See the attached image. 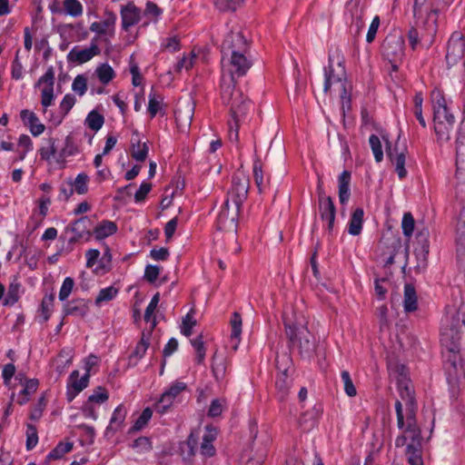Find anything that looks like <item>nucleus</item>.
Instances as JSON below:
<instances>
[{"instance_id":"473e14b6","label":"nucleus","mask_w":465,"mask_h":465,"mask_svg":"<svg viewBox=\"0 0 465 465\" xmlns=\"http://www.w3.org/2000/svg\"><path fill=\"white\" fill-rule=\"evenodd\" d=\"M115 20V15L108 12L107 18L103 22H94L90 26V30L98 35L105 34L107 29L114 25Z\"/></svg>"},{"instance_id":"49530a36","label":"nucleus","mask_w":465,"mask_h":465,"mask_svg":"<svg viewBox=\"0 0 465 465\" xmlns=\"http://www.w3.org/2000/svg\"><path fill=\"white\" fill-rule=\"evenodd\" d=\"M369 143H370L371 148L372 150V153L374 154L376 162L377 163L381 162L383 159V152H382L381 143L380 141V138L375 134H371L369 138Z\"/></svg>"},{"instance_id":"ddd939ff","label":"nucleus","mask_w":465,"mask_h":465,"mask_svg":"<svg viewBox=\"0 0 465 465\" xmlns=\"http://www.w3.org/2000/svg\"><path fill=\"white\" fill-rule=\"evenodd\" d=\"M432 104H433V122L434 124L438 123H455L454 116L450 114L449 109L447 108L446 102L444 97L440 94V93H433L432 94Z\"/></svg>"},{"instance_id":"4c0bfd02","label":"nucleus","mask_w":465,"mask_h":465,"mask_svg":"<svg viewBox=\"0 0 465 465\" xmlns=\"http://www.w3.org/2000/svg\"><path fill=\"white\" fill-rule=\"evenodd\" d=\"M95 72L100 82L104 84H107L111 82L115 75L114 69L108 64H101L96 68Z\"/></svg>"},{"instance_id":"bb28decb","label":"nucleus","mask_w":465,"mask_h":465,"mask_svg":"<svg viewBox=\"0 0 465 465\" xmlns=\"http://www.w3.org/2000/svg\"><path fill=\"white\" fill-rule=\"evenodd\" d=\"M415 416V407H408L406 415V429L404 431L411 434L412 441L419 440L420 433V429L416 423Z\"/></svg>"},{"instance_id":"423d86ee","label":"nucleus","mask_w":465,"mask_h":465,"mask_svg":"<svg viewBox=\"0 0 465 465\" xmlns=\"http://www.w3.org/2000/svg\"><path fill=\"white\" fill-rule=\"evenodd\" d=\"M381 51L383 56L391 63L393 71H397V63L401 61L404 55V39L399 33H393L384 39Z\"/></svg>"},{"instance_id":"dca6fc26","label":"nucleus","mask_w":465,"mask_h":465,"mask_svg":"<svg viewBox=\"0 0 465 465\" xmlns=\"http://www.w3.org/2000/svg\"><path fill=\"white\" fill-rule=\"evenodd\" d=\"M100 54V49L95 44H92L90 47L80 49L74 47L68 54V60L77 64H84L91 60L94 56Z\"/></svg>"},{"instance_id":"774afa93","label":"nucleus","mask_w":465,"mask_h":465,"mask_svg":"<svg viewBox=\"0 0 465 465\" xmlns=\"http://www.w3.org/2000/svg\"><path fill=\"white\" fill-rule=\"evenodd\" d=\"M75 102V97L73 94H67L64 95L62 102L60 103V109L64 115L69 113V111L74 105Z\"/></svg>"},{"instance_id":"bf43d9fd","label":"nucleus","mask_w":465,"mask_h":465,"mask_svg":"<svg viewBox=\"0 0 465 465\" xmlns=\"http://www.w3.org/2000/svg\"><path fill=\"white\" fill-rule=\"evenodd\" d=\"M54 305V295L45 296L41 303V315L45 322L50 318L51 311Z\"/></svg>"},{"instance_id":"a878e982","label":"nucleus","mask_w":465,"mask_h":465,"mask_svg":"<svg viewBox=\"0 0 465 465\" xmlns=\"http://www.w3.org/2000/svg\"><path fill=\"white\" fill-rule=\"evenodd\" d=\"M351 173L343 171L339 176V199L341 204H345L350 198Z\"/></svg>"},{"instance_id":"7c9ffc66","label":"nucleus","mask_w":465,"mask_h":465,"mask_svg":"<svg viewBox=\"0 0 465 465\" xmlns=\"http://www.w3.org/2000/svg\"><path fill=\"white\" fill-rule=\"evenodd\" d=\"M253 178L259 193H264L267 185L270 184V178L264 183L262 164L259 158H256L253 163Z\"/></svg>"},{"instance_id":"0e129e2a","label":"nucleus","mask_w":465,"mask_h":465,"mask_svg":"<svg viewBox=\"0 0 465 465\" xmlns=\"http://www.w3.org/2000/svg\"><path fill=\"white\" fill-rule=\"evenodd\" d=\"M232 334L231 337L238 339L242 332V317L239 312H234L231 320Z\"/></svg>"},{"instance_id":"6ab92c4d","label":"nucleus","mask_w":465,"mask_h":465,"mask_svg":"<svg viewBox=\"0 0 465 465\" xmlns=\"http://www.w3.org/2000/svg\"><path fill=\"white\" fill-rule=\"evenodd\" d=\"M123 28L127 31L140 20V10L133 4H128L121 10Z\"/></svg>"},{"instance_id":"680f3d73","label":"nucleus","mask_w":465,"mask_h":465,"mask_svg":"<svg viewBox=\"0 0 465 465\" xmlns=\"http://www.w3.org/2000/svg\"><path fill=\"white\" fill-rule=\"evenodd\" d=\"M74 282L71 277H66L62 284V287L59 292V300L60 301H65L70 293L72 292V290L74 288Z\"/></svg>"},{"instance_id":"1a4fd4ad","label":"nucleus","mask_w":465,"mask_h":465,"mask_svg":"<svg viewBox=\"0 0 465 465\" xmlns=\"http://www.w3.org/2000/svg\"><path fill=\"white\" fill-rule=\"evenodd\" d=\"M446 61L450 66L462 62L465 68V38L460 32H454L449 40Z\"/></svg>"},{"instance_id":"8fccbe9b","label":"nucleus","mask_w":465,"mask_h":465,"mask_svg":"<svg viewBox=\"0 0 465 465\" xmlns=\"http://www.w3.org/2000/svg\"><path fill=\"white\" fill-rule=\"evenodd\" d=\"M415 226V221L411 213H405L402 217L401 228L406 237H411Z\"/></svg>"},{"instance_id":"c03bdc74","label":"nucleus","mask_w":465,"mask_h":465,"mask_svg":"<svg viewBox=\"0 0 465 465\" xmlns=\"http://www.w3.org/2000/svg\"><path fill=\"white\" fill-rule=\"evenodd\" d=\"M39 153L42 160L49 161L51 157L56 155L55 139L49 138L47 140V145L41 147Z\"/></svg>"},{"instance_id":"b1692460","label":"nucleus","mask_w":465,"mask_h":465,"mask_svg":"<svg viewBox=\"0 0 465 465\" xmlns=\"http://www.w3.org/2000/svg\"><path fill=\"white\" fill-rule=\"evenodd\" d=\"M207 430L208 431L203 437L200 451L204 457H213L216 452V450L213 445V441L216 438V430L214 429H210L209 427H207Z\"/></svg>"},{"instance_id":"72a5a7b5","label":"nucleus","mask_w":465,"mask_h":465,"mask_svg":"<svg viewBox=\"0 0 465 465\" xmlns=\"http://www.w3.org/2000/svg\"><path fill=\"white\" fill-rule=\"evenodd\" d=\"M455 123H438L434 124V130L438 136V141L448 142L450 139V134L454 129Z\"/></svg>"},{"instance_id":"864d4df0","label":"nucleus","mask_w":465,"mask_h":465,"mask_svg":"<svg viewBox=\"0 0 465 465\" xmlns=\"http://www.w3.org/2000/svg\"><path fill=\"white\" fill-rule=\"evenodd\" d=\"M275 364L277 370L279 371V374H287L288 370L292 364V360L287 354L277 355L275 359Z\"/></svg>"},{"instance_id":"c9c22d12","label":"nucleus","mask_w":465,"mask_h":465,"mask_svg":"<svg viewBox=\"0 0 465 465\" xmlns=\"http://www.w3.org/2000/svg\"><path fill=\"white\" fill-rule=\"evenodd\" d=\"M148 151L149 147L146 143H141L140 141H137L136 143H132L131 155L134 160L143 162L147 157Z\"/></svg>"},{"instance_id":"aec40b11","label":"nucleus","mask_w":465,"mask_h":465,"mask_svg":"<svg viewBox=\"0 0 465 465\" xmlns=\"http://www.w3.org/2000/svg\"><path fill=\"white\" fill-rule=\"evenodd\" d=\"M386 151L388 157L395 164V171L397 172L399 178L403 179L407 175V171L405 169V152L402 151L401 153H398L396 148L391 149V146L389 145Z\"/></svg>"},{"instance_id":"9d476101","label":"nucleus","mask_w":465,"mask_h":465,"mask_svg":"<svg viewBox=\"0 0 465 465\" xmlns=\"http://www.w3.org/2000/svg\"><path fill=\"white\" fill-rule=\"evenodd\" d=\"M44 85L41 92V104L45 108L49 107L54 101V69L50 66L45 74L39 78L37 85Z\"/></svg>"},{"instance_id":"7ed1b4c3","label":"nucleus","mask_w":465,"mask_h":465,"mask_svg":"<svg viewBox=\"0 0 465 465\" xmlns=\"http://www.w3.org/2000/svg\"><path fill=\"white\" fill-rule=\"evenodd\" d=\"M283 322L290 342L299 349L302 356L310 357L315 350V342L313 335L307 328L306 318L293 311L292 316L284 312Z\"/></svg>"},{"instance_id":"393cba45","label":"nucleus","mask_w":465,"mask_h":465,"mask_svg":"<svg viewBox=\"0 0 465 465\" xmlns=\"http://www.w3.org/2000/svg\"><path fill=\"white\" fill-rule=\"evenodd\" d=\"M116 231L117 226L115 223L105 220L94 228L92 234L94 233L96 240H103L113 235Z\"/></svg>"},{"instance_id":"338daca9","label":"nucleus","mask_w":465,"mask_h":465,"mask_svg":"<svg viewBox=\"0 0 465 465\" xmlns=\"http://www.w3.org/2000/svg\"><path fill=\"white\" fill-rule=\"evenodd\" d=\"M132 447L139 452H146L152 449L151 442L147 437H139L133 442Z\"/></svg>"},{"instance_id":"ea45409f","label":"nucleus","mask_w":465,"mask_h":465,"mask_svg":"<svg viewBox=\"0 0 465 465\" xmlns=\"http://www.w3.org/2000/svg\"><path fill=\"white\" fill-rule=\"evenodd\" d=\"M64 8L67 15L78 17L83 14V5L78 0H64Z\"/></svg>"},{"instance_id":"2f4dec72","label":"nucleus","mask_w":465,"mask_h":465,"mask_svg":"<svg viewBox=\"0 0 465 465\" xmlns=\"http://www.w3.org/2000/svg\"><path fill=\"white\" fill-rule=\"evenodd\" d=\"M399 391L401 400L408 407H416L415 399L413 396V390L411 383L407 381H399Z\"/></svg>"},{"instance_id":"c756f323","label":"nucleus","mask_w":465,"mask_h":465,"mask_svg":"<svg viewBox=\"0 0 465 465\" xmlns=\"http://www.w3.org/2000/svg\"><path fill=\"white\" fill-rule=\"evenodd\" d=\"M364 211L362 208H357L351 214L348 232L351 235H359L362 229Z\"/></svg>"},{"instance_id":"e2e57ef3","label":"nucleus","mask_w":465,"mask_h":465,"mask_svg":"<svg viewBox=\"0 0 465 465\" xmlns=\"http://www.w3.org/2000/svg\"><path fill=\"white\" fill-rule=\"evenodd\" d=\"M174 399L170 397L165 391L161 395L159 401L156 403V410L160 413H164L172 406Z\"/></svg>"},{"instance_id":"603ef678","label":"nucleus","mask_w":465,"mask_h":465,"mask_svg":"<svg viewBox=\"0 0 465 465\" xmlns=\"http://www.w3.org/2000/svg\"><path fill=\"white\" fill-rule=\"evenodd\" d=\"M153 411L150 408H145L139 418L135 420L134 426L132 427V430L138 431L142 430L152 418Z\"/></svg>"},{"instance_id":"f257e3e1","label":"nucleus","mask_w":465,"mask_h":465,"mask_svg":"<svg viewBox=\"0 0 465 465\" xmlns=\"http://www.w3.org/2000/svg\"><path fill=\"white\" fill-rule=\"evenodd\" d=\"M221 62L223 72H227L230 75L228 81L223 79L221 86L223 102L230 104L229 139L237 143L240 122L246 115L250 101L243 98L241 91L235 89V78L246 74L251 67V62L246 58L244 53L233 52L228 56H222Z\"/></svg>"},{"instance_id":"f704fd0d","label":"nucleus","mask_w":465,"mask_h":465,"mask_svg":"<svg viewBox=\"0 0 465 465\" xmlns=\"http://www.w3.org/2000/svg\"><path fill=\"white\" fill-rule=\"evenodd\" d=\"M104 123V117L95 110L91 111L85 118L86 125L94 132L99 131Z\"/></svg>"},{"instance_id":"37998d69","label":"nucleus","mask_w":465,"mask_h":465,"mask_svg":"<svg viewBox=\"0 0 465 465\" xmlns=\"http://www.w3.org/2000/svg\"><path fill=\"white\" fill-rule=\"evenodd\" d=\"M73 450L72 442H60L56 447L48 454V459L57 460L62 458L65 453L70 452Z\"/></svg>"},{"instance_id":"f3484780","label":"nucleus","mask_w":465,"mask_h":465,"mask_svg":"<svg viewBox=\"0 0 465 465\" xmlns=\"http://www.w3.org/2000/svg\"><path fill=\"white\" fill-rule=\"evenodd\" d=\"M456 242L458 244V260L460 263L465 261V209L460 213L456 224Z\"/></svg>"},{"instance_id":"79ce46f5","label":"nucleus","mask_w":465,"mask_h":465,"mask_svg":"<svg viewBox=\"0 0 465 465\" xmlns=\"http://www.w3.org/2000/svg\"><path fill=\"white\" fill-rule=\"evenodd\" d=\"M118 293V290L114 286H110L104 289H102L96 299L95 304L99 306L102 302L112 301Z\"/></svg>"},{"instance_id":"a18cd8bd","label":"nucleus","mask_w":465,"mask_h":465,"mask_svg":"<svg viewBox=\"0 0 465 465\" xmlns=\"http://www.w3.org/2000/svg\"><path fill=\"white\" fill-rule=\"evenodd\" d=\"M191 344L193 346L196 351V362L202 364L205 358V347L203 341V337L199 336L193 340H191Z\"/></svg>"},{"instance_id":"2eb2a0df","label":"nucleus","mask_w":465,"mask_h":465,"mask_svg":"<svg viewBox=\"0 0 465 465\" xmlns=\"http://www.w3.org/2000/svg\"><path fill=\"white\" fill-rule=\"evenodd\" d=\"M156 326V320L153 318L152 320V326L151 330L145 333H142V337L140 341L136 344L134 351L129 357V364L136 365L138 361L143 358V356L145 354L148 347H149V340L152 333L153 329Z\"/></svg>"},{"instance_id":"6e6552de","label":"nucleus","mask_w":465,"mask_h":465,"mask_svg":"<svg viewBox=\"0 0 465 465\" xmlns=\"http://www.w3.org/2000/svg\"><path fill=\"white\" fill-rule=\"evenodd\" d=\"M249 179L242 173H235L232 178V186L227 193L225 201L241 207L247 198Z\"/></svg>"},{"instance_id":"a19ab883","label":"nucleus","mask_w":465,"mask_h":465,"mask_svg":"<svg viewBox=\"0 0 465 465\" xmlns=\"http://www.w3.org/2000/svg\"><path fill=\"white\" fill-rule=\"evenodd\" d=\"M163 98L160 95L151 93L148 102V112L151 117H154L157 113L162 111Z\"/></svg>"},{"instance_id":"c85d7f7f","label":"nucleus","mask_w":465,"mask_h":465,"mask_svg":"<svg viewBox=\"0 0 465 465\" xmlns=\"http://www.w3.org/2000/svg\"><path fill=\"white\" fill-rule=\"evenodd\" d=\"M415 25H417L415 23ZM434 35L431 38L428 37L427 32L424 26L420 24V26L412 27L408 34L409 42L413 49L416 48L418 43L421 40L431 43Z\"/></svg>"},{"instance_id":"a211bd4d","label":"nucleus","mask_w":465,"mask_h":465,"mask_svg":"<svg viewBox=\"0 0 465 465\" xmlns=\"http://www.w3.org/2000/svg\"><path fill=\"white\" fill-rule=\"evenodd\" d=\"M79 371H74L68 381L67 398L72 401L77 393L82 391L88 384L89 373H85L81 379L78 380Z\"/></svg>"},{"instance_id":"052dcab7","label":"nucleus","mask_w":465,"mask_h":465,"mask_svg":"<svg viewBox=\"0 0 465 465\" xmlns=\"http://www.w3.org/2000/svg\"><path fill=\"white\" fill-rule=\"evenodd\" d=\"M196 325V321L193 319V315L189 312L183 319L181 331L183 335L189 337L193 332V326Z\"/></svg>"},{"instance_id":"4468645a","label":"nucleus","mask_w":465,"mask_h":465,"mask_svg":"<svg viewBox=\"0 0 465 465\" xmlns=\"http://www.w3.org/2000/svg\"><path fill=\"white\" fill-rule=\"evenodd\" d=\"M319 201V213L322 221L327 222L328 230L331 232L334 225L336 208L332 199L326 194L321 193Z\"/></svg>"},{"instance_id":"6e6d98bb","label":"nucleus","mask_w":465,"mask_h":465,"mask_svg":"<svg viewBox=\"0 0 465 465\" xmlns=\"http://www.w3.org/2000/svg\"><path fill=\"white\" fill-rule=\"evenodd\" d=\"M72 89L80 96L87 91V79L83 74H78L73 81Z\"/></svg>"},{"instance_id":"de8ad7c7","label":"nucleus","mask_w":465,"mask_h":465,"mask_svg":"<svg viewBox=\"0 0 465 465\" xmlns=\"http://www.w3.org/2000/svg\"><path fill=\"white\" fill-rule=\"evenodd\" d=\"M341 381L343 382V389L349 397H354L357 394V390L352 382L350 373L347 371H342L341 373Z\"/></svg>"},{"instance_id":"4be33fe9","label":"nucleus","mask_w":465,"mask_h":465,"mask_svg":"<svg viewBox=\"0 0 465 465\" xmlns=\"http://www.w3.org/2000/svg\"><path fill=\"white\" fill-rule=\"evenodd\" d=\"M89 311L87 302L83 299L73 300L64 307L65 315L84 317Z\"/></svg>"},{"instance_id":"0eeeda50","label":"nucleus","mask_w":465,"mask_h":465,"mask_svg":"<svg viewBox=\"0 0 465 465\" xmlns=\"http://www.w3.org/2000/svg\"><path fill=\"white\" fill-rule=\"evenodd\" d=\"M239 206L224 201L216 218V229L227 232H235L238 226Z\"/></svg>"},{"instance_id":"13d9d810","label":"nucleus","mask_w":465,"mask_h":465,"mask_svg":"<svg viewBox=\"0 0 465 465\" xmlns=\"http://www.w3.org/2000/svg\"><path fill=\"white\" fill-rule=\"evenodd\" d=\"M87 182L88 176L85 173H82L76 176L74 183L71 184L73 185V188L74 187L77 193L84 194L88 190Z\"/></svg>"},{"instance_id":"39448f33","label":"nucleus","mask_w":465,"mask_h":465,"mask_svg":"<svg viewBox=\"0 0 465 465\" xmlns=\"http://www.w3.org/2000/svg\"><path fill=\"white\" fill-rule=\"evenodd\" d=\"M413 15L418 26L421 24L431 38L437 32L439 9L431 5L429 0H415L413 4Z\"/></svg>"},{"instance_id":"58836bf2","label":"nucleus","mask_w":465,"mask_h":465,"mask_svg":"<svg viewBox=\"0 0 465 465\" xmlns=\"http://www.w3.org/2000/svg\"><path fill=\"white\" fill-rule=\"evenodd\" d=\"M38 387V381L35 379H32L26 381L25 388L22 390V396L18 398L17 403L20 405L25 404L28 401V395L34 393Z\"/></svg>"},{"instance_id":"4d7b16f0","label":"nucleus","mask_w":465,"mask_h":465,"mask_svg":"<svg viewBox=\"0 0 465 465\" xmlns=\"http://www.w3.org/2000/svg\"><path fill=\"white\" fill-rule=\"evenodd\" d=\"M275 386L281 394V398L283 399L289 391L290 381L288 374H279L275 382Z\"/></svg>"},{"instance_id":"3c124183","label":"nucleus","mask_w":465,"mask_h":465,"mask_svg":"<svg viewBox=\"0 0 465 465\" xmlns=\"http://www.w3.org/2000/svg\"><path fill=\"white\" fill-rule=\"evenodd\" d=\"M242 0H214L215 6L223 12L235 11Z\"/></svg>"},{"instance_id":"cd10ccee","label":"nucleus","mask_w":465,"mask_h":465,"mask_svg":"<svg viewBox=\"0 0 465 465\" xmlns=\"http://www.w3.org/2000/svg\"><path fill=\"white\" fill-rule=\"evenodd\" d=\"M403 306L406 312H415L418 308V298L412 284H406L404 287Z\"/></svg>"},{"instance_id":"e433bc0d","label":"nucleus","mask_w":465,"mask_h":465,"mask_svg":"<svg viewBox=\"0 0 465 465\" xmlns=\"http://www.w3.org/2000/svg\"><path fill=\"white\" fill-rule=\"evenodd\" d=\"M212 371L216 381L222 380L225 375V361L223 358L219 359L217 353L213 356Z\"/></svg>"},{"instance_id":"5fc2aeb1","label":"nucleus","mask_w":465,"mask_h":465,"mask_svg":"<svg viewBox=\"0 0 465 465\" xmlns=\"http://www.w3.org/2000/svg\"><path fill=\"white\" fill-rule=\"evenodd\" d=\"M406 454L411 465H423L420 452L414 446V441L407 446Z\"/></svg>"},{"instance_id":"9b49d317","label":"nucleus","mask_w":465,"mask_h":465,"mask_svg":"<svg viewBox=\"0 0 465 465\" xmlns=\"http://www.w3.org/2000/svg\"><path fill=\"white\" fill-rule=\"evenodd\" d=\"M247 42L241 32H231L223 40L221 52L222 56H228L233 53H245Z\"/></svg>"},{"instance_id":"f03ea898","label":"nucleus","mask_w":465,"mask_h":465,"mask_svg":"<svg viewBox=\"0 0 465 465\" xmlns=\"http://www.w3.org/2000/svg\"><path fill=\"white\" fill-rule=\"evenodd\" d=\"M440 343L448 352L449 361L457 378H465V364L457 362V353L465 356V305H448L442 322Z\"/></svg>"},{"instance_id":"20e7f679","label":"nucleus","mask_w":465,"mask_h":465,"mask_svg":"<svg viewBox=\"0 0 465 465\" xmlns=\"http://www.w3.org/2000/svg\"><path fill=\"white\" fill-rule=\"evenodd\" d=\"M344 59L340 52L330 55L329 66L325 69V82L323 90L329 93L331 90L341 99L347 98L346 72L343 65Z\"/></svg>"},{"instance_id":"f8f14e48","label":"nucleus","mask_w":465,"mask_h":465,"mask_svg":"<svg viewBox=\"0 0 465 465\" xmlns=\"http://www.w3.org/2000/svg\"><path fill=\"white\" fill-rule=\"evenodd\" d=\"M91 226V219L88 216H84L66 227V231H71L74 234L69 239V243H75L80 240L89 241L92 236Z\"/></svg>"},{"instance_id":"412c9836","label":"nucleus","mask_w":465,"mask_h":465,"mask_svg":"<svg viewBox=\"0 0 465 465\" xmlns=\"http://www.w3.org/2000/svg\"><path fill=\"white\" fill-rule=\"evenodd\" d=\"M193 109L190 106L186 108H177L174 111V116L177 127L181 132H185L191 125L193 120Z\"/></svg>"},{"instance_id":"09e8293b","label":"nucleus","mask_w":465,"mask_h":465,"mask_svg":"<svg viewBox=\"0 0 465 465\" xmlns=\"http://www.w3.org/2000/svg\"><path fill=\"white\" fill-rule=\"evenodd\" d=\"M19 299V284L11 283L8 287L7 293L4 300V305H14Z\"/></svg>"},{"instance_id":"5701e85b","label":"nucleus","mask_w":465,"mask_h":465,"mask_svg":"<svg viewBox=\"0 0 465 465\" xmlns=\"http://www.w3.org/2000/svg\"><path fill=\"white\" fill-rule=\"evenodd\" d=\"M126 417V410L123 404H120L114 411L110 423L106 428V433L115 432L123 428Z\"/></svg>"},{"instance_id":"69168bd1","label":"nucleus","mask_w":465,"mask_h":465,"mask_svg":"<svg viewBox=\"0 0 465 465\" xmlns=\"http://www.w3.org/2000/svg\"><path fill=\"white\" fill-rule=\"evenodd\" d=\"M224 403V400L215 399L212 401L208 410V416L212 418L220 416L223 411Z\"/></svg>"}]
</instances>
